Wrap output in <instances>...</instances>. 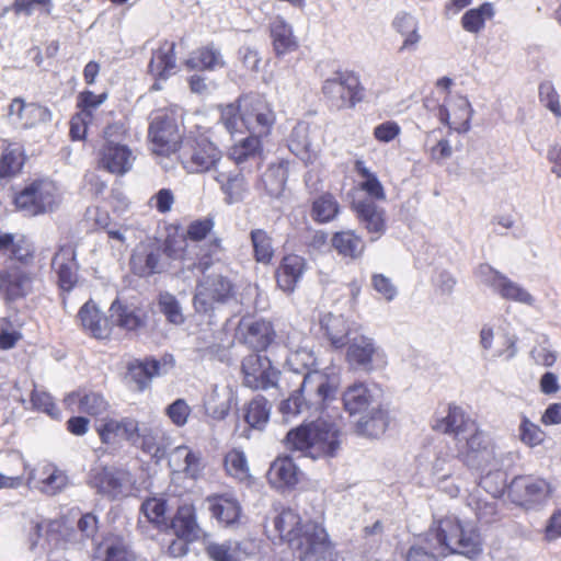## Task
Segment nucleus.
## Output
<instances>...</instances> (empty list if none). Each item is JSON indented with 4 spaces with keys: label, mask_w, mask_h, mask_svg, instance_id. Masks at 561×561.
<instances>
[{
    "label": "nucleus",
    "mask_w": 561,
    "mask_h": 561,
    "mask_svg": "<svg viewBox=\"0 0 561 561\" xmlns=\"http://www.w3.org/2000/svg\"><path fill=\"white\" fill-rule=\"evenodd\" d=\"M59 203L58 187L49 179H36L14 196V205L28 216L53 211Z\"/></svg>",
    "instance_id": "11"
},
{
    "label": "nucleus",
    "mask_w": 561,
    "mask_h": 561,
    "mask_svg": "<svg viewBox=\"0 0 561 561\" xmlns=\"http://www.w3.org/2000/svg\"><path fill=\"white\" fill-rule=\"evenodd\" d=\"M215 228V219L211 216L192 220L185 231L188 241L201 242L206 240Z\"/></svg>",
    "instance_id": "63"
},
{
    "label": "nucleus",
    "mask_w": 561,
    "mask_h": 561,
    "mask_svg": "<svg viewBox=\"0 0 561 561\" xmlns=\"http://www.w3.org/2000/svg\"><path fill=\"white\" fill-rule=\"evenodd\" d=\"M0 154V183L19 174L25 162L24 148L21 144L4 141Z\"/></svg>",
    "instance_id": "41"
},
{
    "label": "nucleus",
    "mask_w": 561,
    "mask_h": 561,
    "mask_svg": "<svg viewBox=\"0 0 561 561\" xmlns=\"http://www.w3.org/2000/svg\"><path fill=\"white\" fill-rule=\"evenodd\" d=\"M306 270L307 261L304 256L296 253L285 254L275 271L277 287L284 293H293Z\"/></svg>",
    "instance_id": "28"
},
{
    "label": "nucleus",
    "mask_w": 561,
    "mask_h": 561,
    "mask_svg": "<svg viewBox=\"0 0 561 561\" xmlns=\"http://www.w3.org/2000/svg\"><path fill=\"white\" fill-rule=\"evenodd\" d=\"M354 169L356 173L363 179V181L359 183V188L367 193V195L370 197L369 201H385L386 192L382 184L378 180L377 175L365 165V162L362 160H356L354 163Z\"/></svg>",
    "instance_id": "55"
},
{
    "label": "nucleus",
    "mask_w": 561,
    "mask_h": 561,
    "mask_svg": "<svg viewBox=\"0 0 561 561\" xmlns=\"http://www.w3.org/2000/svg\"><path fill=\"white\" fill-rule=\"evenodd\" d=\"M250 240L255 262L268 265L275 256V249L271 234L264 229H253L250 232Z\"/></svg>",
    "instance_id": "51"
},
{
    "label": "nucleus",
    "mask_w": 561,
    "mask_h": 561,
    "mask_svg": "<svg viewBox=\"0 0 561 561\" xmlns=\"http://www.w3.org/2000/svg\"><path fill=\"white\" fill-rule=\"evenodd\" d=\"M53 8V0H13L11 7L3 8L1 15L3 16L12 10L15 15L30 16L35 9H39L43 13L49 15Z\"/></svg>",
    "instance_id": "58"
},
{
    "label": "nucleus",
    "mask_w": 561,
    "mask_h": 561,
    "mask_svg": "<svg viewBox=\"0 0 561 561\" xmlns=\"http://www.w3.org/2000/svg\"><path fill=\"white\" fill-rule=\"evenodd\" d=\"M455 445L457 453L453 457L460 458L469 467L483 468L492 456L486 436L477 424L476 431H467L461 438H457Z\"/></svg>",
    "instance_id": "20"
},
{
    "label": "nucleus",
    "mask_w": 561,
    "mask_h": 561,
    "mask_svg": "<svg viewBox=\"0 0 561 561\" xmlns=\"http://www.w3.org/2000/svg\"><path fill=\"white\" fill-rule=\"evenodd\" d=\"M171 527L176 537L185 538L188 541H195L202 535V528L196 520L195 507L192 504H183L178 508Z\"/></svg>",
    "instance_id": "37"
},
{
    "label": "nucleus",
    "mask_w": 561,
    "mask_h": 561,
    "mask_svg": "<svg viewBox=\"0 0 561 561\" xmlns=\"http://www.w3.org/2000/svg\"><path fill=\"white\" fill-rule=\"evenodd\" d=\"M331 401L316 411L314 409H304L300 413L307 412L310 416H319L310 422H304L300 426L289 431L286 436L287 446L300 451L306 457L312 459L334 457L342 444V433L333 415L327 412Z\"/></svg>",
    "instance_id": "4"
},
{
    "label": "nucleus",
    "mask_w": 561,
    "mask_h": 561,
    "mask_svg": "<svg viewBox=\"0 0 561 561\" xmlns=\"http://www.w3.org/2000/svg\"><path fill=\"white\" fill-rule=\"evenodd\" d=\"M215 181L225 194L227 204L240 202L248 192V183L240 170L226 171L216 169Z\"/></svg>",
    "instance_id": "36"
},
{
    "label": "nucleus",
    "mask_w": 561,
    "mask_h": 561,
    "mask_svg": "<svg viewBox=\"0 0 561 561\" xmlns=\"http://www.w3.org/2000/svg\"><path fill=\"white\" fill-rule=\"evenodd\" d=\"M64 403L71 411H78L95 417L107 412L111 407L101 392L87 389H79L68 393L64 399Z\"/></svg>",
    "instance_id": "27"
},
{
    "label": "nucleus",
    "mask_w": 561,
    "mask_h": 561,
    "mask_svg": "<svg viewBox=\"0 0 561 561\" xmlns=\"http://www.w3.org/2000/svg\"><path fill=\"white\" fill-rule=\"evenodd\" d=\"M224 466L230 477L241 482H245L251 478L247 456L241 449L233 448L228 451L224 459Z\"/></svg>",
    "instance_id": "57"
},
{
    "label": "nucleus",
    "mask_w": 561,
    "mask_h": 561,
    "mask_svg": "<svg viewBox=\"0 0 561 561\" xmlns=\"http://www.w3.org/2000/svg\"><path fill=\"white\" fill-rule=\"evenodd\" d=\"M244 383L252 389H267L277 382L278 369L262 353H249L242 360Z\"/></svg>",
    "instance_id": "19"
},
{
    "label": "nucleus",
    "mask_w": 561,
    "mask_h": 561,
    "mask_svg": "<svg viewBox=\"0 0 561 561\" xmlns=\"http://www.w3.org/2000/svg\"><path fill=\"white\" fill-rule=\"evenodd\" d=\"M271 409L264 397L256 396L244 407V421L252 428L263 430L270 421Z\"/></svg>",
    "instance_id": "50"
},
{
    "label": "nucleus",
    "mask_w": 561,
    "mask_h": 561,
    "mask_svg": "<svg viewBox=\"0 0 561 561\" xmlns=\"http://www.w3.org/2000/svg\"><path fill=\"white\" fill-rule=\"evenodd\" d=\"M494 7L491 2H483L478 8L469 9L461 16V27L469 33L478 34L484 27L486 21L493 19Z\"/></svg>",
    "instance_id": "49"
},
{
    "label": "nucleus",
    "mask_w": 561,
    "mask_h": 561,
    "mask_svg": "<svg viewBox=\"0 0 561 561\" xmlns=\"http://www.w3.org/2000/svg\"><path fill=\"white\" fill-rule=\"evenodd\" d=\"M224 251L222 240L219 237H213L205 243L197 255L196 267L205 272L215 262L219 261L218 255Z\"/></svg>",
    "instance_id": "59"
},
{
    "label": "nucleus",
    "mask_w": 561,
    "mask_h": 561,
    "mask_svg": "<svg viewBox=\"0 0 561 561\" xmlns=\"http://www.w3.org/2000/svg\"><path fill=\"white\" fill-rule=\"evenodd\" d=\"M268 34L276 57H283L298 49V39L293 26L282 16H276L268 25Z\"/></svg>",
    "instance_id": "34"
},
{
    "label": "nucleus",
    "mask_w": 561,
    "mask_h": 561,
    "mask_svg": "<svg viewBox=\"0 0 561 561\" xmlns=\"http://www.w3.org/2000/svg\"><path fill=\"white\" fill-rule=\"evenodd\" d=\"M491 286L506 300H513L526 305H531L534 301L533 296L520 287L518 284L512 282L500 272H494Z\"/></svg>",
    "instance_id": "47"
},
{
    "label": "nucleus",
    "mask_w": 561,
    "mask_h": 561,
    "mask_svg": "<svg viewBox=\"0 0 561 561\" xmlns=\"http://www.w3.org/2000/svg\"><path fill=\"white\" fill-rule=\"evenodd\" d=\"M161 247L157 238L140 241L133 250L129 267L138 277H149L160 273Z\"/></svg>",
    "instance_id": "23"
},
{
    "label": "nucleus",
    "mask_w": 561,
    "mask_h": 561,
    "mask_svg": "<svg viewBox=\"0 0 561 561\" xmlns=\"http://www.w3.org/2000/svg\"><path fill=\"white\" fill-rule=\"evenodd\" d=\"M288 179V161L279 160L268 165L262 175L265 193L274 198L283 195Z\"/></svg>",
    "instance_id": "42"
},
{
    "label": "nucleus",
    "mask_w": 561,
    "mask_h": 561,
    "mask_svg": "<svg viewBox=\"0 0 561 561\" xmlns=\"http://www.w3.org/2000/svg\"><path fill=\"white\" fill-rule=\"evenodd\" d=\"M553 492L550 481L535 476L515 477L508 485L512 502L527 508L547 503Z\"/></svg>",
    "instance_id": "14"
},
{
    "label": "nucleus",
    "mask_w": 561,
    "mask_h": 561,
    "mask_svg": "<svg viewBox=\"0 0 561 561\" xmlns=\"http://www.w3.org/2000/svg\"><path fill=\"white\" fill-rule=\"evenodd\" d=\"M136 156L131 148L122 142H102L98 150V169L116 176H123L131 171Z\"/></svg>",
    "instance_id": "18"
},
{
    "label": "nucleus",
    "mask_w": 561,
    "mask_h": 561,
    "mask_svg": "<svg viewBox=\"0 0 561 561\" xmlns=\"http://www.w3.org/2000/svg\"><path fill=\"white\" fill-rule=\"evenodd\" d=\"M320 325L334 348H343L348 344V325L343 316L325 313L320 319Z\"/></svg>",
    "instance_id": "44"
},
{
    "label": "nucleus",
    "mask_w": 561,
    "mask_h": 561,
    "mask_svg": "<svg viewBox=\"0 0 561 561\" xmlns=\"http://www.w3.org/2000/svg\"><path fill=\"white\" fill-rule=\"evenodd\" d=\"M316 353H288L286 365L297 374H305L304 381L287 400L280 404V412L286 420L299 415L304 409L318 411L328 401L335 400L337 386L332 380L335 371L323 367Z\"/></svg>",
    "instance_id": "1"
},
{
    "label": "nucleus",
    "mask_w": 561,
    "mask_h": 561,
    "mask_svg": "<svg viewBox=\"0 0 561 561\" xmlns=\"http://www.w3.org/2000/svg\"><path fill=\"white\" fill-rule=\"evenodd\" d=\"M343 405L350 415H359L355 423L356 433L377 437L388 426V413L377 402L373 391L364 382L350 385L342 394Z\"/></svg>",
    "instance_id": "7"
},
{
    "label": "nucleus",
    "mask_w": 561,
    "mask_h": 561,
    "mask_svg": "<svg viewBox=\"0 0 561 561\" xmlns=\"http://www.w3.org/2000/svg\"><path fill=\"white\" fill-rule=\"evenodd\" d=\"M31 404L33 410L43 412L54 420L61 417V412L53 397L45 390L34 389L31 394Z\"/></svg>",
    "instance_id": "62"
},
{
    "label": "nucleus",
    "mask_w": 561,
    "mask_h": 561,
    "mask_svg": "<svg viewBox=\"0 0 561 561\" xmlns=\"http://www.w3.org/2000/svg\"><path fill=\"white\" fill-rule=\"evenodd\" d=\"M234 296L236 286L228 276L210 274L197 284L193 304L197 312L207 313L215 305L227 304Z\"/></svg>",
    "instance_id": "13"
},
{
    "label": "nucleus",
    "mask_w": 561,
    "mask_h": 561,
    "mask_svg": "<svg viewBox=\"0 0 561 561\" xmlns=\"http://www.w3.org/2000/svg\"><path fill=\"white\" fill-rule=\"evenodd\" d=\"M267 479L277 489L290 488L298 482L299 470L290 457H278L272 462Z\"/></svg>",
    "instance_id": "38"
},
{
    "label": "nucleus",
    "mask_w": 561,
    "mask_h": 561,
    "mask_svg": "<svg viewBox=\"0 0 561 561\" xmlns=\"http://www.w3.org/2000/svg\"><path fill=\"white\" fill-rule=\"evenodd\" d=\"M490 477L481 479L479 485L474 486L467 497V505L474 513L477 519L483 524H490L497 518V502L495 492L486 490Z\"/></svg>",
    "instance_id": "26"
},
{
    "label": "nucleus",
    "mask_w": 561,
    "mask_h": 561,
    "mask_svg": "<svg viewBox=\"0 0 561 561\" xmlns=\"http://www.w3.org/2000/svg\"><path fill=\"white\" fill-rule=\"evenodd\" d=\"M8 115L15 116L23 128L30 129L46 121L49 111L38 103H26L22 98H14L8 106Z\"/></svg>",
    "instance_id": "35"
},
{
    "label": "nucleus",
    "mask_w": 561,
    "mask_h": 561,
    "mask_svg": "<svg viewBox=\"0 0 561 561\" xmlns=\"http://www.w3.org/2000/svg\"><path fill=\"white\" fill-rule=\"evenodd\" d=\"M208 510L211 516L218 520V523L225 526H231L239 522L242 508L231 492L216 493L206 497Z\"/></svg>",
    "instance_id": "30"
},
{
    "label": "nucleus",
    "mask_w": 561,
    "mask_h": 561,
    "mask_svg": "<svg viewBox=\"0 0 561 561\" xmlns=\"http://www.w3.org/2000/svg\"><path fill=\"white\" fill-rule=\"evenodd\" d=\"M174 364L172 354L168 353L160 359L146 357L142 360H133L127 365L125 381L131 386L133 390L141 392L150 386L152 378L167 374Z\"/></svg>",
    "instance_id": "17"
},
{
    "label": "nucleus",
    "mask_w": 561,
    "mask_h": 561,
    "mask_svg": "<svg viewBox=\"0 0 561 561\" xmlns=\"http://www.w3.org/2000/svg\"><path fill=\"white\" fill-rule=\"evenodd\" d=\"M346 362L351 370L365 374L381 369L387 364L382 353H346Z\"/></svg>",
    "instance_id": "54"
},
{
    "label": "nucleus",
    "mask_w": 561,
    "mask_h": 561,
    "mask_svg": "<svg viewBox=\"0 0 561 561\" xmlns=\"http://www.w3.org/2000/svg\"><path fill=\"white\" fill-rule=\"evenodd\" d=\"M341 213V206L335 196L325 192L318 195L310 206V217L318 225L332 222Z\"/></svg>",
    "instance_id": "43"
},
{
    "label": "nucleus",
    "mask_w": 561,
    "mask_h": 561,
    "mask_svg": "<svg viewBox=\"0 0 561 561\" xmlns=\"http://www.w3.org/2000/svg\"><path fill=\"white\" fill-rule=\"evenodd\" d=\"M185 66L190 70L213 71L217 67H224L225 62L220 53L213 46H203L194 50L185 60Z\"/></svg>",
    "instance_id": "48"
},
{
    "label": "nucleus",
    "mask_w": 561,
    "mask_h": 561,
    "mask_svg": "<svg viewBox=\"0 0 561 561\" xmlns=\"http://www.w3.org/2000/svg\"><path fill=\"white\" fill-rule=\"evenodd\" d=\"M79 268L76 247L71 243L59 245L51 259V270L62 293H70L76 288L79 283Z\"/></svg>",
    "instance_id": "21"
},
{
    "label": "nucleus",
    "mask_w": 561,
    "mask_h": 561,
    "mask_svg": "<svg viewBox=\"0 0 561 561\" xmlns=\"http://www.w3.org/2000/svg\"><path fill=\"white\" fill-rule=\"evenodd\" d=\"M147 138L152 153L162 157H170L180 151L183 145L176 119L167 108L157 110L151 114Z\"/></svg>",
    "instance_id": "10"
},
{
    "label": "nucleus",
    "mask_w": 561,
    "mask_h": 561,
    "mask_svg": "<svg viewBox=\"0 0 561 561\" xmlns=\"http://www.w3.org/2000/svg\"><path fill=\"white\" fill-rule=\"evenodd\" d=\"M111 318H115L114 327L117 325L126 331H137L146 323V317L138 309H131L115 299L110 307Z\"/></svg>",
    "instance_id": "45"
},
{
    "label": "nucleus",
    "mask_w": 561,
    "mask_h": 561,
    "mask_svg": "<svg viewBox=\"0 0 561 561\" xmlns=\"http://www.w3.org/2000/svg\"><path fill=\"white\" fill-rule=\"evenodd\" d=\"M357 219L363 224L369 234H375L371 241L377 240L386 231L385 210L368 198L353 201L351 205Z\"/></svg>",
    "instance_id": "31"
},
{
    "label": "nucleus",
    "mask_w": 561,
    "mask_h": 561,
    "mask_svg": "<svg viewBox=\"0 0 561 561\" xmlns=\"http://www.w3.org/2000/svg\"><path fill=\"white\" fill-rule=\"evenodd\" d=\"M165 501L163 499L150 497L141 504V514L147 522L157 527L165 526Z\"/></svg>",
    "instance_id": "61"
},
{
    "label": "nucleus",
    "mask_w": 561,
    "mask_h": 561,
    "mask_svg": "<svg viewBox=\"0 0 561 561\" xmlns=\"http://www.w3.org/2000/svg\"><path fill=\"white\" fill-rule=\"evenodd\" d=\"M169 465L174 472L184 473L193 480L199 479L205 469L202 453L186 445L178 446L171 451Z\"/></svg>",
    "instance_id": "29"
},
{
    "label": "nucleus",
    "mask_w": 561,
    "mask_h": 561,
    "mask_svg": "<svg viewBox=\"0 0 561 561\" xmlns=\"http://www.w3.org/2000/svg\"><path fill=\"white\" fill-rule=\"evenodd\" d=\"M434 428L443 433L453 434L454 442H456L467 431H476V422L460 407L449 404L446 414L436 420Z\"/></svg>",
    "instance_id": "32"
},
{
    "label": "nucleus",
    "mask_w": 561,
    "mask_h": 561,
    "mask_svg": "<svg viewBox=\"0 0 561 561\" xmlns=\"http://www.w3.org/2000/svg\"><path fill=\"white\" fill-rule=\"evenodd\" d=\"M276 336L272 321L253 317L241 318L234 332L237 342L251 351H266Z\"/></svg>",
    "instance_id": "15"
},
{
    "label": "nucleus",
    "mask_w": 561,
    "mask_h": 561,
    "mask_svg": "<svg viewBox=\"0 0 561 561\" xmlns=\"http://www.w3.org/2000/svg\"><path fill=\"white\" fill-rule=\"evenodd\" d=\"M175 67V54L173 45H164L152 53L148 65L149 72L157 79H165Z\"/></svg>",
    "instance_id": "52"
},
{
    "label": "nucleus",
    "mask_w": 561,
    "mask_h": 561,
    "mask_svg": "<svg viewBox=\"0 0 561 561\" xmlns=\"http://www.w3.org/2000/svg\"><path fill=\"white\" fill-rule=\"evenodd\" d=\"M321 94L331 110H353L365 101L366 88L356 71L337 69L322 82Z\"/></svg>",
    "instance_id": "8"
},
{
    "label": "nucleus",
    "mask_w": 561,
    "mask_h": 561,
    "mask_svg": "<svg viewBox=\"0 0 561 561\" xmlns=\"http://www.w3.org/2000/svg\"><path fill=\"white\" fill-rule=\"evenodd\" d=\"M480 551L481 538L474 526L456 516H447L428 530L422 543L410 548L407 560L438 561L439 557L449 553L473 557Z\"/></svg>",
    "instance_id": "2"
},
{
    "label": "nucleus",
    "mask_w": 561,
    "mask_h": 561,
    "mask_svg": "<svg viewBox=\"0 0 561 561\" xmlns=\"http://www.w3.org/2000/svg\"><path fill=\"white\" fill-rule=\"evenodd\" d=\"M80 325L90 336L98 340L110 339L114 322L98 308L93 300H88L78 311Z\"/></svg>",
    "instance_id": "25"
},
{
    "label": "nucleus",
    "mask_w": 561,
    "mask_h": 561,
    "mask_svg": "<svg viewBox=\"0 0 561 561\" xmlns=\"http://www.w3.org/2000/svg\"><path fill=\"white\" fill-rule=\"evenodd\" d=\"M69 484L70 480L66 471L55 465L48 463L42 469L37 488L47 495H56L66 490Z\"/></svg>",
    "instance_id": "46"
},
{
    "label": "nucleus",
    "mask_w": 561,
    "mask_h": 561,
    "mask_svg": "<svg viewBox=\"0 0 561 561\" xmlns=\"http://www.w3.org/2000/svg\"><path fill=\"white\" fill-rule=\"evenodd\" d=\"M435 116L450 130L466 133L470 128L471 105L465 96L449 95L438 105Z\"/></svg>",
    "instance_id": "24"
},
{
    "label": "nucleus",
    "mask_w": 561,
    "mask_h": 561,
    "mask_svg": "<svg viewBox=\"0 0 561 561\" xmlns=\"http://www.w3.org/2000/svg\"><path fill=\"white\" fill-rule=\"evenodd\" d=\"M219 122L230 135L250 134L268 137L276 114L265 96L257 93L239 95L234 102L218 106Z\"/></svg>",
    "instance_id": "5"
},
{
    "label": "nucleus",
    "mask_w": 561,
    "mask_h": 561,
    "mask_svg": "<svg viewBox=\"0 0 561 561\" xmlns=\"http://www.w3.org/2000/svg\"><path fill=\"white\" fill-rule=\"evenodd\" d=\"M99 531V519L92 513L83 514L75 529L65 517L44 520L34 526L37 539L32 548L41 546L43 549H68L81 547L87 541H94Z\"/></svg>",
    "instance_id": "6"
},
{
    "label": "nucleus",
    "mask_w": 561,
    "mask_h": 561,
    "mask_svg": "<svg viewBox=\"0 0 561 561\" xmlns=\"http://www.w3.org/2000/svg\"><path fill=\"white\" fill-rule=\"evenodd\" d=\"M186 241L185 233L182 234L178 226L168 227L167 236L160 244L161 254L172 260H184L186 254Z\"/></svg>",
    "instance_id": "56"
},
{
    "label": "nucleus",
    "mask_w": 561,
    "mask_h": 561,
    "mask_svg": "<svg viewBox=\"0 0 561 561\" xmlns=\"http://www.w3.org/2000/svg\"><path fill=\"white\" fill-rule=\"evenodd\" d=\"M0 253L12 264L0 270V296L5 302L24 299L33 291L36 248L24 234L0 232Z\"/></svg>",
    "instance_id": "3"
},
{
    "label": "nucleus",
    "mask_w": 561,
    "mask_h": 561,
    "mask_svg": "<svg viewBox=\"0 0 561 561\" xmlns=\"http://www.w3.org/2000/svg\"><path fill=\"white\" fill-rule=\"evenodd\" d=\"M331 244L339 255L351 260L362 257L366 248L363 238L354 230L334 232L331 238Z\"/></svg>",
    "instance_id": "40"
},
{
    "label": "nucleus",
    "mask_w": 561,
    "mask_h": 561,
    "mask_svg": "<svg viewBox=\"0 0 561 561\" xmlns=\"http://www.w3.org/2000/svg\"><path fill=\"white\" fill-rule=\"evenodd\" d=\"M95 431L106 445H118L123 440L136 444L140 436L139 423L133 417H103L96 422Z\"/></svg>",
    "instance_id": "22"
},
{
    "label": "nucleus",
    "mask_w": 561,
    "mask_h": 561,
    "mask_svg": "<svg viewBox=\"0 0 561 561\" xmlns=\"http://www.w3.org/2000/svg\"><path fill=\"white\" fill-rule=\"evenodd\" d=\"M259 135L250 134L241 140L234 142L228 149V158L240 167L249 161H257L261 163L264 158L263 139Z\"/></svg>",
    "instance_id": "33"
},
{
    "label": "nucleus",
    "mask_w": 561,
    "mask_h": 561,
    "mask_svg": "<svg viewBox=\"0 0 561 561\" xmlns=\"http://www.w3.org/2000/svg\"><path fill=\"white\" fill-rule=\"evenodd\" d=\"M299 561H337V554L325 529L307 520L298 541L291 547Z\"/></svg>",
    "instance_id": "12"
},
{
    "label": "nucleus",
    "mask_w": 561,
    "mask_h": 561,
    "mask_svg": "<svg viewBox=\"0 0 561 561\" xmlns=\"http://www.w3.org/2000/svg\"><path fill=\"white\" fill-rule=\"evenodd\" d=\"M518 437L523 444L534 448L543 443L546 433L540 428L539 425L535 424L527 416L523 415L518 426Z\"/></svg>",
    "instance_id": "60"
},
{
    "label": "nucleus",
    "mask_w": 561,
    "mask_h": 561,
    "mask_svg": "<svg viewBox=\"0 0 561 561\" xmlns=\"http://www.w3.org/2000/svg\"><path fill=\"white\" fill-rule=\"evenodd\" d=\"M222 151L203 134L188 136L179 151V160L188 173H206L219 169Z\"/></svg>",
    "instance_id": "9"
},
{
    "label": "nucleus",
    "mask_w": 561,
    "mask_h": 561,
    "mask_svg": "<svg viewBox=\"0 0 561 561\" xmlns=\"http://www.w3.org/2000/svg\"><path fill=\"white\" fill-rule=\"evenodd\" d=\"M95 561H135L133 552L122 538H108L99 547Z\"/></svg>",
    "instance_id": "53"
},
{
    "label": "nucleus",
    "mask_w": 561,
    "mask_h": 561,
    "mask_svg": "<svg viewBox=\"0 0 561 561\" xmlns=\"http://www.w3.org/2000/svg\"><path fill=\"white\" fill-rule=\"evenodd\" d=\"M300 516L293 508L283 510L274 518V527L282 540H286L290 547L298 541V538L305 529V524Z\"/></svg>",
    "instance_id": "39"
},
{
    "label": "nucleus",
    "mask_w": 561,
    "mask_h": 561,
    "mask_svg": "<svg viewBox=\"0 0 561 561\" xmlns=\"http://www.w3.org/2000/svg\"><path fill=\"white\" fill-rule=\"evenodd\" d=\"M206 553L213 561H240L239 546L231 542H209Z\"/></svg>",
    "instance_id": "64"
},
{
    "label": "nucleus",
    "mask_w": 561,
    "mask_h": 561,
    "mask_svg": "<svg viewBox=\"0 0 561 561\" xmlns=\"http://www.w3.org/2000/svg\"><path fill=\"white\" fill-rule=\"evenodd\" d=\"M90 483L100 494L115 500L127 495L135 480L126 469L99 466L91 470Z\"/></svg>",
    "instance_id": "16"
}]
</instances>
